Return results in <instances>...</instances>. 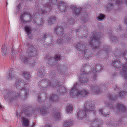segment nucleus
<instances>
[{
    "label": "nucleus",
    "instance_id": "obj_60",
    "mask_svg": "<svg viewBox=\"0 0 127 127\" xmlns=\"http://www.w3.org/2000/svg\"><path fill=\"white\" fill-rule=\"evenodd\" d=\"M30 1H32L33 0H29Z\"/></svg>",
    "mask_w": 127,
    "mask_h": 127
},
{
    "label": "nucleus",
    "instance_id": "obj_27",
    "mask_svg": "<svg viewBox=\"0 0 127 127\" xmlns=\"http://www.w3.org/2000/svg\"><path fill=\"white\" fill-rule=\"evenodd\" d=\"M49 100L51 102H57L59 101L58 96L55 95H52L49 98Z\"/></svg>",
    "mask_w": 127,
    "mask_h": 127
},
{
    "label": "nucleus",
    "instance_id": "obj_32",
    "mask_svg": "<svg viewBox=\"0 0 127 127\" xmlns=\"http://www.w3.org/2000/svg\"><path fill=\"white\" fill-rule=\"evenodd\" d=\"M56 18L54 17H51L48 21V24L50 25L56 22Z\"/></svg>",
    "mask_w": 127,
    "mask_h": 127
},
{
    "label": "nucleus",
    "instance_id": "obj_59",
    "mask_svg": "<svg viewBox=\"0 0 127 127\" xmlns=\"http://www.w3.org/2000/svg\"><path fill=\"white\" fill-rule=\"evenodd\" d=\"M125 3H126V4L127 5V2H126Z\"/></svg>",
    "mask_w": 127,
    "mask_h": 127
},
{
    "label": "nucleus",
    "instance_id": "obj_57",
    "mask_svg": "<svg viewBox=\"0 0 127 127\" xmlns=\"http://www.w3.org/2000/svg\"><path fill=\"white\" fill-rule=\"evenodd\" d=\"M35 124V123H34L33 125V126H34V125Z\"/></svg>",
    "mask_w": 127,
    "mask_h": 127
},
{
    "label": "nucleus",
    "instance_id": "obj_50",
    "mask_svg": "<svg viewBox=\"0 0 127 127\" xmlns=\"http://www.w3.org/2000/svg\"><path fill=\"white\" fill-rule=\"evenodd\" d=\"M118 28H117V29H118L119 30H121V27L120 26H118Z\"/></svg>",
    "mask_w": 127,
    "mask_h": 127
},
{
    "label": "nucleus",
    "instance_id": "obj_23",
    "mask_svg": "<svg viewBox=\"0 0 127 127\" xmlns=\"http://www.w3.org/2000/svg\"><path fill=\"white\" fill-rule=\"evenodd\" d=\"M116 107L120 111L126 112V108L124 106L120 103H118L117 106Z\"/></svg>",
    "mask_w": 127,
    "mask_h": 127
},
{
    "label": "nucleus",
    "instance_id": "obj_28",
    "mask_svg": "<svg viewBox=\"0 0 127 127\" xmlns=\"http://www.w3.org/2000/svg\"><path fill=\"white\" fill-rule=\"evenodd\" d=\"M35 23L40 26H42L44 24V22L41 18H38L37 20L35 19L34 20Z\"/></svg>",
    "mask_w": 127,
    "mask_h": 127
},
{
    "label": "nucleus",
    "instance_id": "obj_11",
    "mask_svg": "<svg viewBox=\"0 0 127 127\" xmlns=\"http://www.w3.org/2000/svg\"><path fill=\"white\" fill-rule=\"evenodd\" d=\"M96 68H95L93 70H92L91 71H90V72H91V73L87 72L86 71H85L84 70L83 72L82 71V73L83 74L82 75H83L85 74H91V75L93 77V79L95 80L96 78V73L97 72H99V71H101L102 69V66L101 67L100 65L98 64H96Z\"/></svg>",
    "mask_w": 127,
    "mask_h": 127
},
{
    "label": "nucleus",
    "instance_id": "obj_37",
    "mask_svg": "<svg viewBox=\"0 0 127 127\" xmlns=\"http://www.w3.org/2000/svg\"><path fill=\"white\" fill-rule=\"evenodd\" d=\"M2 52L3 55H6L7 53V48L6 46H3L1 48Z\"/></svg>",
    "mask_w": 127,
    "mask_h": 127
},
{
    "label": "nucleus",
    "instance_id": "obj_56",
    "mask_svg": "<svg viewBox=\"0 0 127 127\" xmlns=\"http://www.w3.org/2000/svg\"><path fill=\"white\" fill-rule=\"evenodd\" d=\"M20 5H19V6H18V8H19L20 7Z\"/></svg>",
    "mask_w": 127,
    "mask_h": 127
},
{
    "label": "nucleus",
    "instance_id": "obj_25",
    "mask_svg": "<svg viewBox=\"0 0 127 127\" xmlns=\"http://www.w3.org/2000/svg\"><path fill=\"white\" fill-rule=\"evenodd\" d=\"M24 17H29L30 19L31 18V16L30 13L27 12H25L20 16V19L22 21H23V18Z\"/></svg>",
    "mask_w": 127,
    "mask_h": 127
},
{
    "label": "nucleus",
    "instance_id": "obj_1",
    "mask_svg": "<svg viewBox=\"0 0 127 127\" xmlns=\"http://www.w3.org/2000/svg\"><path fill=\"white\" fill-rule=\"evenodd\" d=\"M7 79L9 80L15 79V85L17 91H15L9 90L4 96L6 100L11 102L18 99H25L29 95V91L25 88L27 85L24 81L19 78L16 79L14 72L11 69L10 70Z\"/></svg>",
    "mask_w": 127,
    "mask_h": 127
},
{
    "label": "nucleus",
    "instance_id": "obj_12",
    "mask_svg": "<svg viewBox=\"0 0 127 127\" xmlns=\"http://www.w3.org/2000/svg\"><path fill=\"white\" fill-rule=\"evenodd\" d=\"M125 120H127V118H120L118 121L112 122L110 121L109 123H108L107 124L109 127H117L119 124H123L124 122V121Z\"/></svg>",
    "mask_w": 127,
    "mask_h": 127
},
{
    "label": "nucleus",
    "instance_id": "obj_20",
    "mask_svg": "<svg viewBox=\"0 0 127 127\" xmlns=\"http://www.w3.org/2000/svg\"><path fill=\"white\" fill-rule=\"evenodd\" d=\"M21 120L23 127H29L30 121L28 120L23 117L21 118Z\"/></svg>",
    "mask_w": 127,
    "mask_h": 127
},
{
    "label": "nucleus",
    "instance_id": "obj_35",
    "mask_svg": "<svg viewBox=\"0 0 127 127\" xmlns=\"http://www.w3.org/2000/svg\"><path fill=\"white\" fill-rule=\"evenodd\" d=\"M108 98L110 100L112 101H115L117 99V97L116 96L112 94L108 95Z\"/></svg>",
    "mask_w": 127,
    "mask_h": 127
},
{
    "label": "nucleus",
    "instance_id": "obj_44",
    "mask_svg": "<svg viewBox=\"0 0 127 127\" xmlns=\"http://www.w3.org/2000/svg\"><path fill=\"white\" fill-rule=\"evenodd\" d=\"M68 21L69 23L70 24H72L73 23H74V21H73V19H69Z\"/></svg>",
    "mask_w": 127,
    "mask_h": 127
},
{
    "label": "nucleus",
    "instance_id": "obj_41",
    "mask_svg": "<svg viewBox=\"0 0 127 127\" xmlns=\"http://www.w3.org/2000/svg\"><path fill=\"white\" fill-rule=\"evenodd\" d=\"M73 110V106L72 105L68 106L66 109V111L68 113H69V111H72Z\"/></svg>",
    "mask_w": 127,
    "mask_h": 127
},
{
    "label": "nucleus",
    "instance_id": "obj_13",
    "mask_svg": "<svg viewBox=\"0 0 127 127\" xmlns=\"http://www.w3.org/2000/svg\"><path fill=\"white\" fill-rule=\"evenodd\" d=\"M58 9L61 11L65 12L67 10L65 3L64 2L60 1L57 3Z\"/></svg>",
    "mask_w": 127,
    "mask_h": 127
},
{
    "label": "nucleus",
    "instance_id": "obj_40",
    "mask_svg": "<svg viewBox=\"0 0 127 127\" xmlns=\"http://www.w3.org/2000/svg\"><path fill=\"white\" fill-rule=\"evenodd\" d=\"M126 92L124 91H120L119 92L118 95V96L119 97H123L126 94Z\"/></svg>",
    "mask_w": 127,
    "mask_h": 127
},
{
    "label": "nucleus",
    "instance_id": "obj_36",
    "mask_svg": "<svg viewBox=\"0 0 127 127\" xmlns=\"http://www.w3.org/2000/svg\"><path fill=\"white\" fill-rule=\"evenodd\" d=\"M79 80L80 82L82 83H85L87 82L88 80L87 78L85 77H80L79 78Z\"/></svg>",
    "mask_w": 127,
    "mask_h": 127
},
{
    "label": "nucleus",
    "instance_id": "obj_46",
    "mask_svg": "<svg viewBox=\"0 0 127 127\" xmlns=\"http://www.w3.org/2000/svg\"><path fill=\"white\" fill-rule=\"evenodd\" d=\"M87 64H85V65H84V66L85 67V68L86 69H88L89 68H90V66H86V65H87Z\"/></svg>",
    "mask_w": 127,
    "mask_h": 127
},
{
    "label": "nucleus",
    "instance_id": "obj_58",
    "mask_svg": "<svg viewBox=\"0 0 127 127\" xmlns=\"http://www.w3.org/2000/svg\"><path fill=\"white\" fill-rule=\"evenodd\" d=\"M122 37H124V36H123V35L121 36V37H122Z\"/></svg>",
    "mask_w": 127,
    "mask_h": 127
},
{
    "label": "nucleus",
    "instance_id": "obj_38",
    "mask_svg": "<svg viewBox=\"0 0 127 127\" xmlns=\"http://www.w3.org/2000/svg\"><path fill=\"white\" fill-rule=\"evenodd\" d=\"M113 7V5L112 4L109 3L107 6V10L108 11H110L112 9Z\"/></svg>",
    "mask_w": 127,
    "mask_h": 127
},
{
    "label": "nucleus",
    "instance_id": "obj_29",
    "mask_svg": "<svg viewBox=\"0 0 127 127\" xmlns=\"http://www.w3.org/2000/svg\"><path fill=\"white\" fill-rule=\"evenodd\" d=\"M22 74L26 80H27L30 78L31 77L29 72L27 71H23Z\"/></svg>",
    "mask_w": 127,
    "mask_h": 127
},
{
    "label": "nucleus",
    "instance_id": "obj_48",
    "mask_svg": "<svg viewBox=\"0 0 127 127\" xmlns=\"http://www.w3.org/2000/svg\"><path fill=\"white\" fill-rule=\"evenodd\" d=\"M117 87V86L116 85H115L114 86V87L113 88L115 90H116V89H118Z\"/></svg>",
    "mask_w": 127,
    "mask_h": 127
},
{
    "label": "nucleus",
    "instance_id": "obj_39",
    "mask_svg": "<svg viewBox=\"0 0 127 127\" xmlns=\"http://www.w3.org/2000/svg\"><path fill=\"white\" fill-rule=\"evenodd\" d=\"M105 104L106 105V106L110 109L113 108V105L112 103L110 104L108 102H106L105 103Z\"/></svg>",
    "mask_w": 127,
    "mask_h": 127
},
{
    "label": "nucleus",
    "instance_id": "obj_6",
    "mask_svg": "<svg viewBox=\"0 0 127 127\" xmlns=\"http://www.w3.org/2000/svg\"><path fill=\"white\" fill-rule=\"evenodd\" d=\"M103 35L101 32H96V33H93L92 36L90 38L89 45L94 49H99L100 47V45L98 44L100 40L99 38L102 37Z\"/></svg>",
    "mask_w": 127,
    "mask_h": 127
},
{
    "label": "nucleus",
    "instance_id": "obj_33",
    "mask_svg": "<svg viewBox=\"0 0 127 127\" xmlns=\"http://www.w3.org/2000/svg\"><path fill=\"white\" fill-rule=\"evenodd\" d=\"M70 39L69 38H65L64 39V38H63V39H59L58 40V43L60 44H62L64 43H65L67 42V41H69Z\"/></svg>",
    "mask_w": 127,
    "mask_h": 127
},
{
    "label": "nucleus",
    "instance_id": "obj_64",
    "mask_svg": "<svg viewBox=\"0 0 127 127\" xmlns=\"http://www.w3.org/2000/svg\"><path fill=\"white\" fill-rule=\"evenodd\" d=\"M44 77H45V78L46 77V76H45Z\"/></svg>",
    "mask_w": 127,
    "mask_h": 127
},
{
    "label": "nucleus",
    "instance_id": "obj_45",
    "mask_svg": "<svg viewBox=\"0 0 127 127\" xmlns=\"http://www.w3.org/2000/svg\"><path fill=\"white\" fill-rule=\"evenodd\" d=\"M11 55L12 58H14V57L15 55V53L14 51H13L11 53Z\"/></svg>",
    "mask_w": 127,
    "mask_h": 127
},
{
    "label": "nucleus",
    "instance_id": "obj_4",
    "mask_svg": "<svg viewBox=\"0 0 127 127\" xmlns=\"http://www.w3.org/2000/svg\"><path fill=\"white\" fill-rule=\"evenodd\" d=\"M114 54L115 57L117 58H119L121 57L125 56V59H126L127 63L123 64L122 67V71L121 73V75L125 79H126L125 82L123 85V88L125 90H127V51H126V53L124 52L121 54L119 51L117 50L114 52Z\"/></svg>",
    "mask_w": 127,
    "mask_h": 127
},
{
    "label": "nucleus",
    "instance_id": "obj_62",
    "mask_svg": "<svg viewBox=\"0 0 127 127\" xmlns=\"http://www.w3.org/2000/svg\"><path fill=\"white\" fill-rule=\"evenodd\" d=\"M64 25H66V24L65 23L64 24Z\"/></svg>",
    "mask_w": 127,
    "mask_h": 127
},
{
    "label": "nucleus",
    "instance_id": "obj_7",
    "mask_svg": "<svg viewBox=\"0 0 127 127\" xmlns=\"http://www.w3.org/2000/svg\"><path fill=\"white\" fill-rule=\"evenodd\" d=\"M77 85V83H76L70 91L71 95L72 97L76 96L84 97L88 95V92L87 90L84 89L78 90L76 88Z\"/></svg>",
    "mask_w": 127,
    "mask_h": 127
},
{
    "label": "nucleus",
    "instance_id": "obj_24",
    "mask_svg": "<svg viewBox=\"0 0 127 127\" xmlns=\"http://www.w3.org/2000/svg\"><path fill=\"white\" fill-rule=\"evenodd\" d=\"M25 29L26 34L28 35V36L30 38L32 37V35L31 33V27L27 26L25 27Z\"/></svg>",
    "mask_w": 127,
    "mask_h": 127
},
{
    "label": "nucleus",
    "instance_id": "obj_10",
    "mask_svg": "<svg viewBox=\"0 0 127 127\" xmlns=\"http://www.w3.org/2000/svg\"><path fill=\"white\" fill-rule=\"evenodd\" d=\"M75 48L78 51H82L83 57L85 59H87L90 57L89 55L90 52H88L87 50L85 49V45L82 44V43H77L76 45H74Z\"/></svg>",
    "mask_w": 127,
    "mask_h": 127
},
{
    "label": "nucleus",
    "instance_id": "obj_17",
    "mask_svg": "<svg viewBox=\"0 0 127 127\" xmlns=\"http://www.w3.org/2000/svg\"><path fill=\"white\" fill-rule=\"evenodd\" d=\"M73 124L72 120L69 119L64 121L63 126V127H71L72 126Z\"/></svg>",
    "mask_w": 127,
    "mask_h": 127
},
{
    "label": "nucleus",
    "instance_id": "obj_30",
    "mask_svg": "<svg viewBox=\"0 0 127 127\" xmlns=\"http://www.w3.org/2000/svg\"><path fill=\"white\" fill-rule=\"evenodd\" d=\"M99 112L100 114L105 116H106L109 114V113L106 110H99Z\"/></svg>",
    "mask_w": 127,
    "mask_h": 127
},
{
    "label": "nucleus",
    "instance_id": "obj_16",
    "mask_svg": "<svg viewBox=\"0 0 127 127\" xmlns=\"http://www.w3.org/2000/svg\"><path fill=\"white\" fill-rule=\"evenodd\" d=\"M31 107H26V108L23 107L22 109V113H24L28 117L32 115V113L30 112Z\"/></svg>",
    "mask_w": 127,
    "mask_h": 127
},
{
    "label": "nucleus",
    "instance_id": "obj_49",
    "mask_svg": "<svg viewBox=\"0 0 127 127\" xmlns=\"http://www.w3.org/2000/svg\"><path fill=\"white\" fill-rule=\"evenodd\" d=\"M44 127H51V126L49 125H47L45 126Z\"/></svg>",
    "mask_w": 127,
    "mask_h": 127
},
{
    "label": "nucleus",
    "instance_id": "obj_26",
    "mask_svg": "<svg viewBox=\"0 0 127 127\" xmlns=\"http://www.w3.org/2000/svg\"><path fill=\"white\" fill-rule=\"evenodd\" d=\"M52 115L53 117L54 118L55 120L59 119L60 118V114L58 112H55L53 111L52 112Z\"/></svg>",
    "mask_w": 127,
    "mask_h": 127
},
{
    "label": "nucleus",
    "instance_id": "obj_8",
    "mask_svg": "<svg viewBox=\"0 0 127 127\" xmlns=\"http://www.w3.org/2000/svg\"><path fill=\"white\" fill-rule=\"evenodd\" d=\"M37 100L42 105V107H40L39 108H37L35 109V111H34L35 112H37L39 110L40 111V114L42 116H44L48 115V111L49 110V109L51 106L50 105H49L48 103H46V102H40L41 98L39 95H38Z\"/></svg>",
    "mask_w": 127,
    "mask_h": 127
},
{
    "label": "nucleus",
    "instance_id": "obj_5",
    "mask_svg": "<svg viewBox=\"0 0 127 127\" xmlns=\"http://www.w3.org/2000/svg\"><path fill=\"white\" fill-rule=\"evenodd\" d=\"M45 1L49 0L46 4L43 5L41 4H38L36 7V13L35 14H38L39 15H43L47 12H49L51 10V5L54 4L57 2V0H45Z\"/></svg>",
    "mask_w": 127,
    "mask_h": 127
},
{
    "label": "nucleus",
    "instance_id": "obj_47",
    "mask_svg": "<svg viewBox=\"0 0 127 127\" xmlns=\"http://www.w3.org/2000/svg\"><path fill=\"white\" fill-rule=\"evenodd\" d=\"M107 33H108V34L109 35H110V34H111L112 33V32L111 31H107Z\"/></svg>",
    "mask_w": 127,
    "mask_h": 127
},
{
    "label": "nucleus",
    "instance_id": "obj_43",
    "mask_svg": "<svg viewBox=\"0 0 127 127\" xmlns=\"http://www.w3.org/2000/svg\"><path fill=\"white\" fill-rule=\"evenodd\" d=\"M49 37V35L48 34L46 33L44 35L43 37H42L43 39H44L47 38H48Z\"/></svg>",
    "mask_w": 127,
    "mask_h": 127
},
{
    "label": "nucleus",
    "instance_id": "obj_18",
    "mask_svg": "<svg viewBox=\"0 0 127 127\" xmlns=\"http://www.w3.org/2000/svg\"><path fill=\"white\" fill-rule=\"evenodd\" d=\"M98 87L95 86H91L90 88V90L91 92L95 94H98L100 93V91L99 90H97Z\"/></svg>",
    "mask_w": 127,
    "mask_h": 127
},
{
    "label": "nucleus",
    "instance_id": "obj_19",
    "mask_svg": "<svg viewBox=\"0 0 127 127\" xmlns=\"http://www.w3.org/2000/svg\"><path fill=\"white\" fill-rule=\"evenodd\" d=\"M46 59H47L48 60V62L49 63V64L51 65V63H50V62H51L52 61V60H54L55 61H58L60 60V57L59 56H56L53 59L50 56H47L46 57Z\"/></svg>",
    "mask_w": 127,
    "mask_h": 127
},
{
    "label": "nucleus",
    "instance_id": "obj_3",
    "mask_svg": "<svg viewBox=\"0 0 127 127\" xmlns=\"http://www.w3.org/2000/svg\"><path fill=\"white\" fill-rule=\"evenodd\" d=\"M40 86H42V88H47L49 87L52 86L55 87L56 86L57 88L56 90L58 92L62 95L65 94L66 92V89L62 85H61L60 86H57L59 85L58 81L57 80H53L52 81V83H51L49 80H42L40 83Z\"/></svg>",
    "mask_w": 127,
    "mask_h": 127
},
{
    "label": "nucleus",
    "instance_id": "obj_31",
    "mask_svg": "<svg viewBox=\"0 0 127 127\" xmlns=\"http://www.w3.org/2000/svg\"><path fill=\"white\" fill-rule=\"evenodd\" d=\"M38 75H39L40 76L42 77L44 76L45 75V74H46L45 71V70H44L43 69H39V71L37 73Z\"/></svg>",
    "mask_w": 127,
    "mask_h": 127
},
{
    "label": "nucleus",
    "instance_id": "obj_61",
    "mask_svg": "<svg viewBox=\"0 0 127 127\" xmlns=\"http://www.w3.org/2000/svg\"><path fill=\"white\" fill-rule=\"evenodd\" d=\"M30 127H33V126H31Z\"/></svg>",
    "mask_w": 127,
    "mask_h": 127
},
{
    "label": "nucleus",
    "instance_id": "obj_52",
    "mask_svg": "<svg viewBox=\"0 0 127 127\" xmlns=\"http://www.w3.org/2000/svg\"><path fill=\"white\" fill-rule=\"evenodd\" d=\"M2 107L1 104L0 103V109H1L2 108Z\"/></svg>",
    "mask_w": 127,
    "mask_h": 127
},
{
    "label": "nucleus",
    "instance_id": "obj_14",
    "mask_svg": "<svg viewBox=\"0 0 127 127\" xmlns=\"http://www.w3.org/2000/svg\"><path fill=\"white\" fill-rule=\"evenodd\" d=\"M63 27V28L59 26H56L54 29V33L58 35H62L63 34V28H66V27L64 26Z\"/></svg>",
    "mask_w": 127,
    "mask_h": 127
},
{
    "label": "nucleus",
    "instance_id": "obj_22",
    "mask_svg": "<svg viewBox=\"0 0 127 127\" xmlns=\"http://www.w3.org/2000/svg\"><path fill=\"white\" fill-rule=\"evenodd\" d=\"M103 49L100 50L99 54H100L102 53H105L107 54H108L111 52L110 48V47L106 46H104L103 47Z\"/></svg>",
    "mask_w": 127,
    "mask_h": 127
},
{
    "label": "nucleus",
    "instance_id": "obj_51",
    "mask_svg": "<svg viewBox=\"0 0 127 127\" xmlns=\"http://www.w3.org/2000/svg\"><path fill=\"white\" fill-rule=\"evenodd\" d=\"M124 21L126 23V24L127 25V19L126 20L125 19V20Z\"/></svg>",
    "mask_w": 127,
    "mask_h": 127
},
{
    "label": "nucleus",
    "instance_id": "obj_34",
    "mask_svg": "<svg viewBox=\"0 0 127 127\" xmlns=\"http://www.w3.org/2000/svg\"><path fill=\"white\" fill-rule=\"evenodd\" d=\"M105 17V15L102 14H101L96 17V19L99 21H100L104 20Z\"/></svg>",
    "mask_w": 127,
    "mask_h": 127
},
{
    "label": "nucleus",
    "instance_id": "obj_9",
    "mask_svg": "<svg viewBox=\"0 0 127 127\" xmlns=\"http://www.w3.org/2000/svg\"><path fill=\"white\" fill-rule=\"evenodd\" d=\"M36 52V51L35 50H34L33 51H32L28 53L29 56V60H28L29 58L27 59L26 57H21V59L22 62L24 63L27 62L30 66H34L35 64V62L34 59L31 57H34L37 55L36 53L35 54V53Z\"/></svg>",
    "mask_w": 127,
    "mask_h": 127
},
{
    "label": "nucleus",
    "instance_id": "obj_54",
    "mask_svg": "<svg viewBox=\"0 0 127 127\" xmlns=\"http://www.w3.org/2000/svg\"><path fill=\"white\" fill-rule=\"evenodd\" d=\"M127 35H124V37H127Z\"/></svg>",
    "mask_w": 127,
    "mask_h": 127
},
{
    "label": "nucleus",
    "instance_id": "obj_42",
    "mask_svg": "<svg viewBox=\"0 0 127 127\" xmlns=\"http://www.w3.org/2000/svg\"><path fill=\"white\" fill-rule=\"evenodd\" d=\"M110 36L111 39L112 40L113 42H118V40L116 37L110 35Z\"/></svg>",
    "mask_w": 127,
    "mask_h": 127
},
{
    "label": "nucleus",
    "instance_id": "obj_2",
    "mask_svg": "<svg viewBox=\"0 0 127 127\" xmlns=\"http://www.w3.org/2000/svg\"><path fill=\"white\" fill-rule=\"evenodd\" d=\"M94 104L92 102L87 101L85 103L83 110H80L77 113V117L79 119H82L85 118V120L90 122V126L91 127H100L101 124V120L99 119L95 118V120H90L88 117L87 113H92L94 116L96 113L95 110L94 108Z\"/></svg>",
    "mask_w": 127,
    "mask_h": 127
},
{
    "label": "nucleus",
    "instance_id": "obj_53",
    "mask_svg": "<svg viewBox=\"0 0 127 127\" xmlns=\"http://www.w3.org/2000/svg\"><path fill=\"white\" fill-rule=\"evenodd\" d=\"M83 22H85L86 21H85V19H83Z\"/></svg>",
    "mask_w": 127,
    "mask_h": 127
},
{
    "label": "nucleus",
    "instance_id": "obj_15",
    "mask_svg": "<svg viewBox=\"0 0 127 127\" xmlns=\"http://www.w3.org/2000/svg\"><path fill=\"white\" fill-rule=\"evenodd\" d=\"M111 65L116 69L121 68L122 65L120 61L118 60H115L113 61L111 63Z\"/></svg>",
    "mask_w": 127,
    "mask_h": 127
},
{
    "label": "nucleus",
    "instance_id": "obj_21",
    "mask_svg": "<svg viewBox=\"0 0 127 127\" xmlns=\"http://www.w3.org/2000/svg\"><path fill=\"white\" fill-rule=\"evenodd\" d=\"M72 9L73 13L76 16H78L81 10V8L77 7H72Z\"/></svg>",
    "mask_w": 127,
    "mask_h": 127
},
{
    "label": "nucleus",
    "instance_id": "obj_63",
    "mask_svg": "<svg viewBox=\"0 0 127 127\" xmlns=\"http://www.w3.org/2000/svg\"><path fill=\"white\" fill-rule=\"evenodd\" d=\"M58 72H59V73H60V72H59V71H58Z\"/></svg>",
    "mask_w": 127,
    "mask_h": 127
},
{
    "label": "nucleus",
    "instance_id": "obj_55",
    "mask_svg": "<svg viewBox=\"0 0 127 127\" xmlns=\"http://www.w3.org/2000/svg\"><path fill=\"white\" fill-rule=\"evenodd\" d=\"M78 30L77 31V34L78 33V32H79V31H78Z\"/></svg>",
    "mask_w": 127,
    "mask_h": 127
}]
</instances>
